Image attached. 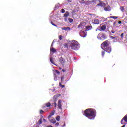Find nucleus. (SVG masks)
Here are the masks:
<instances>
[{"mask_svg":"<svg viewBox=\"0 0 127 127\" xmlns=\"http://www.w3.org/2000/svg\"><path fill=\"white\" fill-rule=\"evenodd\" d=\"M100 5H101V3H100Z\"/></svg>","mask_w":127,"mask_h":127,"instance_id":"4d7b16f0","label":"nucleus"},{"mask_svg":"<svg viewBox=\"0 0 127 127\" xmlns=\"http://www.w3.org/2000/svg\"><path fill=\"white\" fill-rule=\"evenodd\" d=\"M81 26H82V24L80 23L78 25V28H80L81 27Z\"/></svg>","mask_w":127,"mask_h":127,"instance_id":"c9c22d12","label":"nucleus"},{"mask_svg":"<svg viewBox=\"0 0 127 127\" xmlns=\"http://www.w3.org/2000/svg\"><path fill=\"white\" fill-rule=\"evenodd\" d=\"M64 17H66V18H67V17L69 16V12L66 11L65 13L64 14Z\"/></svg>","mask_w":127,"mask_h":127,"instance_id":"6ab92c4d","label":"nucleus"},{"mask_svg":"<svg viewBox=\"0 0 127 127\" xmlns=\"http://www.w3.org/2000/svg\"><path fill=\"white\" fill-rule=\"evenodd\" d=\"M53 115H54V114H52L51 115H49L48 117V119H49V118H51V116H53Z\"/></svg>","mask_w":127,"mask_h":127,"instance_id":"a19ab883","label":"nucleus"},{"mask_svg":"<svg viewBox=\"0 0 127 127\" xmlns=\"http://www.w3.org/2000/svg\"><path fill=\"white\" fill-rule=\"evenodd\" d=\"M50 106H51V103H50V102H48L46 104V106H43L42 108L43 109H44V108H46V107L47 108H49Z\"/></svg>","mask_w":127,"mask_h":127,"instance_id":"9b49d317","label":"nucleus"},{"mask_svg":"<svg viewBox=\"0 0 127 127\" xmlns=\"http://www.w3.org/2000/svg\"><path fill=\"white\" fill-rule=\"evenodd\" d=\"M33 127H39V124L36 123V124Z\"/></svg>","mask_w":127,"mask_h":127,"instance_id":"7c9ffc66","label":"nucleus"},{"mask_svg":"<svg viewBox=\"0 0 127 127\" xmlns=\"http://www.w3.org/2000/svg\"><path fill=\"white\" fill-rule=\"evenodd\" d=\"M105 53H106V51L105 50L102 51L101 55H102V57H104V56H105Z\"/></svg>","mask_w":127,"mask_h":127,"instance_id":"5701e85b","label":"nucleus"},{"mask_svg":"<svg viewBox=\"0 0 127 127\" xmlns=\"http://www.w3.org/2000/svg\"><path fill=\"white\" fill-rule=\"evenodd\" d=\"M70 46L73 50H78L80 49V44L75 40H72L69 42Z\"/></svg>","mask_w":127,"mask_h":127,"instance_id":"f03ea898","label":"nucleus"},{"mask_svg":"<svg viewBox=\"0 0 127 127\" xmlns=\"http://www.w3.org/2000/svg\"><path fill=\"white\" fill-rule=\"evenodd\" d=\"M110 18H114V19H117V18H118V17H117V16H110Z\"/></svg>","mask_w":127,"mask_h":127,"instance_id":"cd10ccee","label":"nucleus"},{"mask_svg":"<svg viewBox=\"0 0 127 127\" xmlns=\"http://www.w3.org/2000/svg\"><path fill=\"white\" fill-rule=\"evenodd\" d=\"M56 119L57 121V122H59V121H60V116H58L56 117Z\"/></svg>","mask_w":127,"mask_h":127,"instance_id":"393cba45","label":"nucleus"},{"mask_svg":"<svg viewBox=\"0 0 127 127\" xmlns=\"http://www.w3.org/2000/svg\"><path fill=\"white\" fill-rule=\"evenodd\" d=\"M43 122H44V123H46L47 122V121L46 120V119H43Z\"/></svg>","mask_w":127,"mask_h":127,"instance_id":"49530a36","label":"nucleus"},{"mask_svg":"<svg viewBox=\"0 0 127 127\" xmlns=\"http://www.w3.org/2000/svg\"><path fill=\"white\" fill-rule=\"evenodd\" d=\"M118 37H114V36H110V38H112V39H115V38H117Z\"/></svg>","mask_w":127,"mask_h":127,"instance_id":"2f4dec72","label":"nucleus"},{"mask_svg":"<svg viewBox=\"0 0 127 127\" xmlns=\"http://www.w3.org/2000/svg\"><path fill=\"white\" fill-rule=\"evenodd\" d=\"M94 24H100V20L98 19H95L93 22Z\"/></svg>","mask_w":127,"mask_h":127,"instance_id":"ddd939ff","label":"nucleus"},{"mask_svg":"<svg viewBox=\"0 0 127 127\" xmlns=\"http://www.w3.org/2000/svg\"><path fill=\"white\" fill-rule=\"evenodd\" d=\"M122 127H126V125H123Z\"/></svg>","mask_w":127,"mask_h":127,"instance_id":"603ef678","label":"nucleus"},{"mask_svg":"<svg viewBox=\"0 0 127 127\" xmlns=\"http://www.w3.org/2000/svg\"><path fill=\"white\" fill-rule=\"evenodd\" d=\"M62 71H63V72H66V69H63Z\"/></svg>","mask_w":127,"mask_h":127,"instance_id":"37998d69","label":"nucleus"},{"mask_svg":"<svg viewBox=\"0 0 127 127\" xmlns=\"http://www.w3.org/2000/svg\"><path fill=\"white\" fill-rule=\"evenodd\" d=\"M104 10H105V11H109V7H105L104 8Z\"/></svg>","mask_w":127,"mask_h":127,"instance_id":"c756f323","label":"nucleus"},{"mask_svg":"<svg viewBox=\"0 0 127 127\" xmlns=\"http://www.w3.org/2000/svg\"><path fill=\"white\" fill-rule=\"evenodd\" d=\"M51 24H52V25H54V26H57L56 25H55V24H54L53 22H51Z\"/></svg>","mask_w":127,"mask_h":127,"instance_id":"4c0bfd02","label":"nucleus"},{"mask_svg":"<svg viewBox=\"0 0 127 127\" xmlns=\"http://www.w3.org/2000/svg\"><path fill=\"white\" fill-rule=\"evenodd\" d=\"M50 61L52 63V64L55 65V63H54V61H53V58H50Z\"/></svg>","mask_w":127,"mask_h":127,"instance_id":"412c9836","label":"nucleus"},{"mask_svg":"<svg viewBox=\"0 0 127 127\" xmlns=\"http://www.w3.org/2000/svg\"><path fill=\"white\" fill-rule=\"evenodd\" d=\"M85 28L86 30L89 31L91 30V29H92L93 27H92V26H87L85 27Z\"/></svg>","mask_w":127,"mask_h":127,"instance_id":"dca6fc26","label":"nucleus"},{"mask_svg":"<svg viewBox=\"0 0 127 127\" xmlns=\"http://www.w3.org/2000/svg\"><path fill=\"white\" fill-rule=\"evenodd\" d=\"M106 25H102L101 27H100V31H102V30L104 31L106 29Z\"/></svg>","mask_w":127,"mask_h":127,"instance_id":"2eb2a0df","label":"nucleus"},{"mask_svg":"<svg viewBox=\"0 0 127 127\" xmlns=\"http://www.w3.org/2000/svg\"><path fill=\"white\" fill-rule=\"evenodd\" d=\"M121 37L122 39H123V38H124V33H122L121 34Z\"/></svg>","mask_w":127,"mask_h":127,"instance_id":"72a5a7b5","label":"nucleus"},{"mask_svg":"<svg viewBox=\"0 0 127 127\" xmlns=\"http://www.w3.org/2000/svg\"><path fill=\"white\" fill-rule=\"evenodd\" d=\"M120 10L121 11H124V10H125V7H124V6H121Z\"/></svg>","mask_w":127,"mask_h":127,"instance_id":"bb28decb","label":"nucleus"},{"mask_svg":"<svg viewBox=\"0 0 127 127\" xmlns=\"http://www.w3.org/2000/svg\"><path fill=\"white\" fill-rule=\"evenodd\" d=\"M89 14V15H93V14L90 13V14Z\"/></svg>","mask_w":127,"mask_h":127,"instance_id":"864d4df0","label":"nucleus"},{"mask_svg":"<svg viewBox=\"0 0 127 127\" xmlns=\"http://www.w3.org/2000/svg\"><path fill=\"white\" fill-rule=\"evenodd\" d=\"M59 62L60 63H61V64H62V65H64V64H65V59H64V58L63 57L60 58Z\"/></svg>","mask_w":127,"mask_h":127,"instance_id":"9d476101","label":"nucleus"},{"mask_svg":"<svg viewBox=\"0 0 127 127\" xmlns=\"http://www.w3.org/2000/svg\"><path fill=\"white\" fill-rule=\"evenodd\" d=\"M112 33H115V31H111Z\"/></svg>","mask_w":127,"mask_h":127,"instance_id":"09e8293b","label":"nucleus"},{"mask_svg":"<svg viewBox=\"0 0 127 127\" xmlns=\"http://www.w3.org/2000/svg\"><path fill=\"white\" fill-rule=\"evenodd\" d=\"M79 35L81 37H86L87 36V31H80L79 33Z\"/></svg>","mask_w":127,"mask_h":127,"instance_id":"20e7f679","label":"nucleus"},{"mask_svg":"<svg viewBox=\"0 0 127 127\" xmlns=\"http://www.w3.org/2000/svg\"><path fill=\"white\" fill-rule=\"evenodd\" d=\"M50 122L52 124H56V120H55V119H53L50 120Z\"/></svg>","mask_w":127,"mask_h":127,"instance_id":"f3484780","label":"nucleus"},{"mask_svg":"<svg viewBox=\"0 0 127 127\" xmlns=\"http://www.w3.org/2000/svg\"><path fill=\"white\" fill-rule=\"evenodd\" d=\"M68 21L70 22V23H72V22H73V19L69 18H68Z\"/></svg>","mask_w":127,"mask_h":127,"instance_id":"a878e982","label":"nucleus"},{"mask_svg":"<svg viewBox=\"0 0 127 127\" xmlns=\"http://www.w3.org/2000/svg\"><path fill=\"white\" fill-rule=\"evenodd\" d=\"M61 82L63 84H66V81H64V76L61 77Z\"/></svg>","mask_w":127,"mask_h":127,"instance_id":"aec40b11","label":"nucleus"},{"mask_svg":"<svg viewBox=\"0 0 127 127\" xmlns=\"http://www.w3.org/2000/svg\"><path fill=\"white\" fill-rule=\"evenodd\" d=\"M55 79H57V76H59L60 75V71L58 70H56L54 73Z\"/></svg>","mask_w":127,"mask_h":127,"instance_id":"0eeeda50","label":"nucleus"},{"mask_svg":"<svg viewBox=\"0 0 127 127\" xmlns=\"http://www.w3.org/2000/svg\"><path fill=\"white\" fill-rule=\"evenodd\" d=\"M60 96H61V94H60L54 95L53 97L54 102H57V99L59 97H60Z\"/></svg>","mask_w":127,"mask_h":127,"instance_id":"1a4fd4ad","label":"nucleus"},{"mask_svg":"<svg viewBox=\"0 0 127 127\" xmlns=\"http://www.w3.org/2000/svg\"><path fill=\"white\" fill-rule=\"evenodd\" d=\"M41 118H40V119L37 123V124H38V125H39L42 124V118H43V116H41Z\"/></svg>","mask_w":127,"mask_h":127,"instance_id":"4468645a","label":"nucleus"},{"mask_svg":"<svg viewBox=\"0 0 127 127\" xmlns=\"http://www.w3.org/2000/svg\"><path fill=\"white\" fill-rule=\"evenodd\" d=\"M98 36H101V38H103V39H106L107 37H106V35L104 34H99Z\"/></svg>","mask_w":127,"mask_h":127,"instance_id":"f8f14e48","label":"nucleus"},{"mask_svg":"<svg viewBox=\"0 0 127 127\" xmlns=\"http://www.w3.org/2000/svg\"><path fill=\"white\" fill-rule=\"evenodd\" d=\"M125 123H127V114L121 120L122 125H125Z\"/></svg>","mask_w":127,"mask_h":127,"instance_id":"423d86ee","label":"nucleus"},{"mask_svg":"<svg viewBox=\"0 0 127 127\" xmlns=\"http://www.w3.org/2000/svg\"><path fill=\"white\" fill-rule=\"evenodd\" d=\"M93 0V1H94V0Z\"/></svg>","mask_w":127,"mask_h":127,"instance_id":"13d9d810","label":"nucleus"},{"mask_svg":"<svg viewBox=\"0 0 127 127\" xmlns=\"http://www.w3.org/2000/svg\"><path fill=\"white\" fill-rule=\"evenodd\" d=\"M62 13H65V10L64 9H62Z\"/></svg>","mask_w":127,"mask_h":127,"instance_id":"473e14b6","label":"nucleus"},{"mask_svg":"<svg viewBox=\"0 0 127 127\" xmlns=\"http://www.w3.org/2000/svg\"><path fill=\"white\" fill-rule=\"evenodd\" d=\"M68 2H72V0H67Z\"/></svg>","mask_w":127,"mask_h":127,"instance_id":"c03bdc74","label":"nucleus"},{"mask_svg":"<svg viewBox=\"0 0 127 127\" xmlns=\"http://www.w3.org/2000/svg\"><path fill=\"white\" fill-rule=\"evenodd\" d=\"M109 45H110V42H109V41L106 40L101 44V48H102V49L104 50L105 49V48L109 47Z\"/></svg>","mask_w":127,"mask_h":127,"instance_id":"7ed1b4c3","label":"nucleus"},{"mask_svg":"<svg viewBox=\"0 0 127 127\" xmlns=\"http://www.w3.org/2000/svg\"><path fill=\"white\" fill-rule=\"evenodd\" d=\"M103 50H104V51H105L107 53H110L112 52V47H111L110 46L107 47L105 48V49H104Z\"/></svg>","mask_w":127,"mask_h":127,"instance_id":"39448f33","label":"nucleus"},{"mask_svg":"<svg viewBox=\"0 0 127 127\" xmlns=\"http://www.w3.org/2000/svg\"><path fill=\"white\" fill-rule=\"evenodd\" d=\"M62 30H70V28L69 27H63L62 28Z\"/></svg>","mask_w":127,"mask_h":127,"instance_id":"a211bd4d","label":"nucleus"},{"mask_svg":"<svg viewBox=\"0 0 127 127\" xmlns=\"http://www.w3.org/2000/svg\"><path fill=\"white\" fill-rule=\"evenodd\" d=\"M51 52H52L53 53H55L56 52V50L54 49V48H52L51 49Z\"/></svg>","mask_w":127,"mask_h":127,"instance_id":"4be33fe9","label":"nucleus"},{"mask_svg":"<svg viewBox=\"0 0 127 127\" xmlns=\"http://www.w3.org/2000/svg\"><path fill=\"white\" fill-rule=\"evenodd\" d=\"M58 9V7L57 6V5H56V6H55V8H54L55 10L56 9Z\"/></svg>","mask_w":127,"mask_h":127,"instance_id":"58836bf2","label":"nucleus"},{"mask_svg":"<svg viewBox=\"0 0 127 127\" xmlns=\"http://www.w3.org/2000/svg\"><path fill=\"white\" fill-rule=\"evenodd\" d=\"M74 60H77V58H76V57H74Z\"/></svg>","mask_w":127,"mask_h":127,"instance_id":"8fccbe9b","label":"nucleus"},{"mask_svg":"<svg viewBox=\"0 0 127 127\" xmlns=\"http://www.w3.org/2000/svg\"><path fill=\"white\" fill-rule=\"evenodd\" d=\"M53 43H54V41L53 42L52 45H51V46H52V45H53Z\"/></svg>","mask_w":127,"mask_h":127,"instance_id":"3c124183","label":"nucleus"},{"mask_svg":"<svg viewBox=\"0 0 127 127\" xmlns=\"http://www.w3.org/2000/svg\"><path fill=\"white\" fill-rule=\"evenodd\" d=\"M54 104H55V107L56 108L57 106V104L56 103V101H54Z\"/></svg>","mask_w":127,"mask_h":127,"instance_id":"e433bc0d","label":"nucleus"},{"mask_svg":"<svg viewBox=\"0 0 127 127\" xmlns=\"http://www.w3.org/2000/svg\"><path fill=\"white\" fill-rule=\"evenodd\" d=\"M66 127V124L64 123V125L63 126V127Z\"/></svg>","mask_w":127,"mask_h":127,"instance_id":"a18cd8bd","label":"nucleus"},{"mask_svg":"<svg viewBox=\"0 0 127 127\" xmlns=\"http://www.w3.org/2000/svg\"><path fill=\"white\" fill-rule=\"evenodd\" d=\"M59 38L60 40H62V39H63V37L62 35H60L59 36Z\"/></svg>","mask_w":127,"mask_h":127,"instance_id":"c85d7f7f","label":"nucleus"},{"mask_svg":"<svg viewBox=\"0 0 127 127\" xmlns=\"http://www.w3.org/2000/svg\"><path fill=\"white\" fill-rule=\"evenodd\" d=\"M58 107L60 110H62V100H59L58 103Z\"/></svg>","mask_w":127,"mask_h":127,"instance_id":"6e6552de","label":"nucleus"},{"mask_svg":"<svg viewBox=\"0 0 127 127\" xmlns=\"http://www.w3.org/2000/svg\"><path fill=\"white\" fill-rule=\"evenodd\" d=\"M56 126L57 127H58V126H59V123L57 122L56 124Z\"/></svg>","mask_w":127,"mask_h":127,"instance_id":"79ce46f5","label":"nucleus"},{"mask_svg":"<svg viewBox=\"0 0 127 127\" xmlns=\"http://www.w3.org/2000/svg\"><path fill=\"white\" fill-rule=\"evenodd\" d=\"M59 86H60V87H61L62 88H64L65 87V85H62L61 82L59 83Z\"/></svg>","mask_w":127,"mask_h":127,"instance_id":"b1692460","label":"nucleus"},{"mask_svg":"<svg viewBox=\"0 0 127 127\" xmlns=\"http://www.w3.org/2000/svg\"><path fill=\"white\" fill-rule=\"evenodd\" d=\"M97 111L93 109H87L84 111V116L88 118L89 120H94L97 116Z\"/></svg>","mask_w":127,"mask_h":127,"instance_id":"f257e3e1","label":"nucleus"},{"mask_svg":"<svg viewBox=\"0 0 127 127\" xmlns=\"http://www.w3.org/2000/svg\"><path fill=\"white\" fill-rule=\"evenodd\" d=\"M44 112V111L42 110H40V114L41 115V114H43V113Z\"/></svg>","mask_w":127,"mask_h":127,"instance_id":"f704fd0d","label":"nucleus"},{"mask_svg":"<svg viewBox=\"0 0 127 127\" xmlns=\"http://www.w3.org/2000/svg\"><path fill=\"white\" fill-rule=\"evenodd\" d=\"M64 19L65 21H67V18H65Z\"/></svg>","mask_w":127,"mask_h":127,"instance_id":"5fc2aeb1","label":"nucleus"},{"mask_svg":"<svg viewBox=\"0 0 127 127\" xmlns=\"http://www.w3.org/2000/svg\"><path fill=\"white\" fill-rule=\"evenodd\" d=\"M81 3H85V0H81Z\"/></svg>","mask_w":127,"mask_h":127,"instance_id":"ea45409f","label":"nucleus"},{"mask_svg":"<svg viewBox=\"0 0 127 127\" xmlns=\"http://www.w3.org/2000/svg\"><path fill=\"white\" fill-rule=\"evenodd\" d=\"M118 23L119 24H121V23H122V21H118Z\"/></svg>","mask_w":127,"mask_h":127,"instance_id":"de8ad7c7","label":"nucleus"},{"mask_svg":"<svg viewBox=\"0 0 127 127\" xmlns=\"http://www.w3.org/2000/svg\"><path fill=\"white\" fill-rule=\"evenodd\" d=\"M115 24H116V22H114V23H113V25H115Z\"/></svg>","mask_w":127,"mask_h":127,"instance_id":"6e6d98bb","label":"nucleus"}]
</instances>
